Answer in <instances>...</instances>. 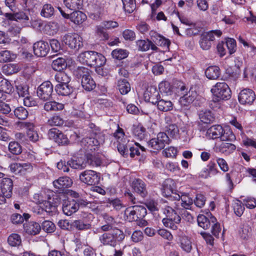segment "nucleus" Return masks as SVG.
Masks as SVG:
<instances>
[{
    "label": "nucleus",
    "instance_id": "nucleus-1",
    "mask_svg": "<svg viewBox=\"0 0 256 256\" xmlns=\"http://www.w3.org/2000/svg\"><path fill=\"white\" fill-rule=\"evenodd\" d=\"M174 206L172 208L170 206L165 205L162 208L163 213L166 218L162 220L164 225L172 230H176L178 228V224L181 222L180 216L176 212L174 208H177L178 204L174 202Z\"/></svg>",
    "mask_w": 256,
    "mask_h": 256
},
{
    "label": "nucleus",
    "instance_id": "nucleus-2",
    "mask_svg": "<svg viewBox=\"0 0 256 256\" xmlns=\"http://www.w3.org/2000/svg\"><path fill=\"white\" fill-rule=\"evenodd\" d=\"M124 232L118 228H114L112 232H105L99 236L102 245L114 248L118 242H122L124 239Z\"/></svg>",
    "mask_w": 256,
    "mask_h": 256
},
{
    "label": "nucleus",
    "instance_id": "nucleus-3",
    "mask_svg": "<svg viewBox=\"0 0 256 256\" xmlns=\"http://www.w3.org/2000/svg\"><path fill=\"white\" fill-rule=\"evenodd\" d=\"M90 130H88L89 136H87L82 140V144L89 146H98L104 143V136L100 129L94 124H90Z\"/></svg>",
    "mask_w": 256,
    "mask_h": 256
},
{
    "label": "nucleus",
    "instance_id": "nucleus-4",
    "mask_svg": "<svg viewBox=\"0 0 256 256\" xmlns=\"http://www.w3.org/2000/svg\"><path fill=\"white\" fill-rule=\"evenodd\" d=\"M92 72L90 69L83 66H79L75 70L76 77L81 80L82 88L87 91H90L96 87V83L91 76Z\"/></svg>",
    "mask_w": 256,
    "mask_h": 256
},
{
    "label": "nucleus",
    "instance_id": "nucleus-5",
    "mask_svg": "<svg viewBox=\"0 0 256 256\" xmlns=\"http://www.w3.org/2000/svg\"><path fill=\"white\" fill-rule=\"evenodd\" d=\"M146 214V209L141 206H134L128 208L124 214L126 220L130 222L138 221V219L144 218Z\"/></svg>",
    "mask_w": 256,
    "mask_h": 256
},
{
    "label": "nucleus",
    "instance_id": "nucleus-6",
    "mask_svg": "<svg viewBox=\"0 0 256 256\" xmlns=\"http://www.w3.org/2000/svg\"><path fill=\"white\" fill-rule=\"evenodd\" d=\"M212 95L216 96L215 100H228L231 98V90L226 82H217L210 90Z\"/></svg>",
    "mask_w": 256,
    "mask_h": 256
},
{
    "label": "nucleus",
    "instance_id": "nucleus-7",
    "mask_svg": "<svg viewBox=\"0 0 256 256\" xmlns=\"http://www.w3.org/2000/svg\"><path fill=\"white\" fill-rule=\"evenodd\" d=\"M170 140L167 134L164 132H160L157 134L156 138L151 139L148 143V146L153 150H160L164 148L166 144H168Z\"/></svg>",
    "mask_w": 256,
    "mask_h": 256
},
{
    "label": "nucleus",
    "instance_id": "nucleus-8",
    "mask_svg": "<svg viewBox=\"0 0 256 256\" xmlns=\"http://www.w3.org/2000/svg\"><path fill=\"white\" fill-rule=\"evenodd\" d=\"M222 34L220 30H212L208 32H204L200 36L199 41L200 48L204 50H208L210 48L212 45V42L215 40V36L219 38Z\"/></svg>",
    "mask_w": 256,
    "mask_h": 256
},
{
    "label": "nucleus",
    "instance_id": "nucleus-9",
    "mask_svg": "<svg viewBox=\"0 0 256 256\" xmlns=\"http://www.w3.org/2000/svg\"><path fill=\"white\" fill-rule=\"evenodd\" d=\"M166 195V194H164ZM170 197L171 201L178 202L181 200V206L183 208L182 210H192L194 200L188 194H183L180 192L178 193L171 194V195L166 194Z\"/></svg>",
    "mask_w": 256,
    "mask_h": 256
},
{
    "label": "nucleus",
    "instance_id": "nucleus-10",
    "mask_svg": "<svg viewBox=\"0 0 256 256\" xmlns=\"http://www.w3.org/2000/svg\"><path fill=\"white\" fill-rule=\"evenodd\" d=\"M62 41L70 48L76 50H78L83 46L82 38L76 33L66 34L63 36Z\"/></svg>",
    "mask_w": 256,
    "mask_h": 256
},
{
    "label": "nucleus",
    "instance_id": "nucleus-11",
    "mask_svg": "<svg viewBox=\"0 0 256 256\" xmlns=\"http://www.w3.org/2000/svg\"><path fill=\"white\" fill-rule=\"evenodd\" d=\"M53 92V86L50 81H45L40 84L37 88V96L41 100L46 101L50 100Z\"/></svg>",
    "mask_w": 256,
    "mask_h": 256
},
{
    "label": "nucleus",
    "instance_id": "nucleus-12",
    "mask_svg": "<svg viewBox=\"0 0 256 256\" xmlns=\"http://www.w3.org/2000/svg\"><path fill=\"white\" fill-rule=\"evenodd\" d=\"M80 180L88 185L98 184L100 180L98 174L95 171L86 170L80 174Z\"/></svg>",
    "mask_w": 256,
    "mask_h": 256
},
{
    "label": "nucleus",
    "instance_id": "nucleus-13",
    "mask_svg": "<svg viewBox=\"0 0 256 256\" xmlns=\"http://www.w3.org/2000/svg\"><path fill=\"white\" fill-rule=\"evenodd\" d=\"M48 136L50 139L54 140L59 145L66 144L68 142L66 136L56 128H50L48 132Z\"/></svg>",
    "mask_w": 256,
    "mask_h": 256
},
{
    "label": "nucleus",
    "instance_id": "nucleus-14",
    "mask_svg": "<svg viewBox=\"0 0 256 256\" xmlns=\"http://www.w3.org/2000/svg\"><path fill=\"white\" fill-rule=\"evenodd\" d=\"M238 98L242 104H251L256 99V94L252 90L244 88L239 93Z\"/></svg>",
    "mask_w": 256,
    "mask_h": 256
},
{
    "label": "nucleus",
    "instance_id": "nucleus-15",
    "mask_svg": "<svg viewBox=\"0 0 256 256\" xmlns=\"http://www.w3.org/2000/svg\"><path fill=\"white\" fill-rule=\"evenodd\" d=\"M159 91L154 86H148L144 93V98L145 101L156 104L158 98H160Z\"/></svg>",
    "mask_w": 256,
    "mask_h": 256
},
{
    "label": "nucleus",
    "instance_id": "nucleus-16",
    "mask_svg": "<svg viewBox=\"0 0 256 256\" xmlns=\"http://www.w3.org/2000/svg\"><path fill=\"white\" fill-rule=\"evenodd\" d=\"M33 50L34 54L38 56H45L50 50L49 44L43 40L37 42L34 44Z\"/></svg>",
    "mask_w": 256,
    "mask_h": 256
},
{
    "label": "nucleus",
    "instance_id": "nucleus-17",
    "mask_svg": "<svg viewBox=\"0 0 256 256\" xmlns=\"http://www.w3.org/2000/svg\"><path fill=\"white\" fill-rule=\"evenodd\" d=\"M131 186L134 191L142 197L144 198L147 196L146 184L142 180L135 178L132 180Z\"/></svg>",
    "mask_w": 256,
    "mask_h": 256
},
{
    "label": "nucleus",
    "instance_id": "nucleus-18",
    "mask_svg": "<svg viewBox=\"0 0 256 256\" xmlns=\"http://www.w3.org/2000/svg\"><path fill=\"white\" fill-rule=\"evenodd\" d=\"M78 210L76 200H65L62 203V211L64 213L68 216L72 215Z\"/></svg>",
    "mask_w": 256,
    "mask_h": 256
},
{
    "label": "nucleus",
    "instance_id": "nucleus-19",
    "mask_svg": "<svg viewBox=\"0 0 256 256\" xmlns=\"http://www.w3.org/2000/svg\"><path fill=\"white\" fill-rule=\"evenodd\" d=\"M0 188L2 194L6 198L11 197L13 188V182L10 178H2L1 182Z\"/></svg>",
    "mask_w": 256,
    "mask_h": 256
},
{
    "label": "nucleus",
    "instance_id": "nucleus-20",
    "mask_svg": "<svg viewBox=\"0 0 256 256\" xmlns=\"http://www.w3.org/2000/svg\"><path fill=\"white\" fill-rule=\"evenodd\" d=\"M94 158V157L92 155H90L87 156V162H80V160H70L68 161V164L69 166L74 169H84L86 166V164L88 163L90 164H94L92 160Z\"/></svg>",
    "mask_w": 256,
    "mask_h": 256
},
{
    "label": "nucleus",
    "instance_id": "nucleus-21",
    "mask_svg": "<svg viewBox=\"0 0 256 256\" xmlns=\"http://www.w3.org/2000/svg\"><path fill=\"white\" fill-rule=\"evenodd\" d=\"M72 184V179L68 176L60 177L53 182L54 188L62 190L70 187Z\"/></svg>",
    "mask_w": 256,
    "mask_h": 256
},
{
    "label": "nucleus",
    "instance_id": "nucleus-22",
    "mask_svg": "<svg viewBox=\"0 0 256 256\" xmlns=\"http://www.w3.org/2000/svg\"><path fill=\"white\" fill-rule=\"evenodd\" d=\"M56 200L54 202L50 201H45L43 203L42 210L49 214L56 212L57 206L60 204V200L58 196H56V198H53V200Z\"/></svg>",
    "mask_w": 256,
    "mask_h": 256
},
{
    "label": "nucleus",
    "instance_id": "nucleus-23",
    "mask_svg": "<svg viewBox=\"0 0 256 256\" xmlns=\"http://www.w3.org/2000/svg\"><path fill=\"white\" fill-rule=\"evenodd\" d=\"M222 132L223 128L220 125H213L207 130L206 135L210 139L220 138Z\"/></svg>",
    "mask_w": 256,
    "mask_h": 256
},
{
    "label": "nucleus",
    "instance_id": "nucleus-24",
    "mask_svg": "<svg viewBox=\"0 0 256 256\" xmlns=\"http://www.w3.org/2000/svg\"><path fill=\"white\" fill-rule=\"evenodd\" d=\"M96 52L94 51H86L81 53L78 57L79 61L92 67Z\"/></svg>",
    "mask_w": 256,
    "mask_h": 256
},
{
    "label": "nucleus",
    "instance_id": "nucleus-25",
    "mask_svg": "<svg viewBox=\"0 0 256 256\" xmlns=\"http://www.w3.org/2000/svg\"><path fill=\"white\" fill-rule=\"evenodd\" d=\"M216 221H217L216 218L212 216L208 218L203 214H200L197 218L198 225L204 230L209 228L212 223L215 222Z\"/></svg>",
    "mask_w": 256,
    "mask_h": 256
},
{
    "label": "nucleus",
    "instance_id": "nucleus-26",
    "mask_svg": "<svg viewBox=\"0 0 256 256\" xmlns=\"http://www.w3.org/2000/svg\"><path fill=\"white\" fill-rule=\"evenodd\" d=\"M136 46L139 50L146 52L150 48L152 50L156 51L158 48L152 41L146 40H139L136 42Z\"/></svg>",
    "mask_w": 256,
    "mask_h": 256
},
{
    "label": "nucleus",
    "instance_id": "nucleus-27",
    "mask_svg": "<svg viewBox=\"0 0 256 256\" xmlns=\"http://www.w3.org/2000/svg\"><path fill=\"white\" fill-rule=\"evenodd\" d=\"M150 34L156 44L167 48H168L170 42L168 39L164 38L153 31L150 32Z\"/></svg>",
    "mask_w": 256,
    "mask_h": 256
},
{
    "label": "nucleus",
    "instance_id": "nucleus-28",
    "mask_svg": "<svg viewBox=\"0 0 256 256\" xmlns=\"http://www.w3.org/2000/svg\"><path fill=\"white\" fill-rule=\"evenodd\" d=\"M196 96L197 94L196 91L192 90L190 89L186 94H184L180 98L179 102L182 106H188L194 101Z\"/></svg>",
    "mask_w": 256,
    "mask_h": 256
},
{
    "label": "nucleus",
    "instance_id": "nucleus-29",
    "mask_svg": "<svg viewBox=\"0 0 256 256\" xmlns=\"http://www.w3.org/2000/svg\"><path fill=\"white\" fill-rule=\"evenodd\" d=\"M157 100L156 104L158 108L162 112H168L172 110L173 104L172 102L160 96V98Z\"/></svg>",
    "mask_w": 256,
    "mask_h": 256
},
{
    "label": "nucleus",
    "instance_id": "nucleus-30",
    "mask_svg": "<svg viewBox=\"0 0 256 256\" xmlns=\"http://www.w3.org/2000/svg\"><path fill=\"white\" fill-rule=\"evenodd\" d=\"M24 226L25 232L32 235L38 234L41 230L40 224L36 222H30L28 224H24Z\"/></svg>",
    "mask_w": 256,
    "mask_h": 256
},
{
    "label": "nucleus",
    "instance_id": "nucleus-31",
    "mask_svg": "<svg viewBox=\"0 0 256 256\" xmlns=\"http://www.w3.org/2000/svg\"><path fill=\"white\" fill-rule=\"evenodd\" d=\"M60 29V26L58 22L50 21L47 22L44 26V32L49 36H54L57 34Z\"/></svg>",
    "mask_w": 256,
    "mask_h": 256
},
{
    "label": "nucleus",
    "instance_id": "nucleus-32",
    "mask_svg": "<svg viewBox=\"0 0 256 256\" xmlns=\"http://www.w3.org/2000/svg\"><path fill=\"white\" fill-rule=\"evenodd\" d=\"M236 148L234 144L222 142L220 145L216 146V151L228 154L235 150Z\"/></svg>",
    "mask_w": 256,
    "mask_h": 256
},
{
    "label": "nucleus",
    "instance_id": "nucleus-33",
    "mask_svg": "<svg viewBox=\"0 0 256 256\" xmlns=\"http://www.w3.org/2000/svg\"><path fill=\"white\" fill-rule=\"evenodd\" d=\"M220 74V68L216 66L208 67L206 71L205 74L210 80L218 79Z\"/></svg>",
    "mask_w": 256,
    "mask_h": 256
},
{
    "label": "nucleus",
    "instance_id": "nucleus-34",
    "mask_svg": "<svg viewBox=\"0 0 256 256\" xmlns=\"http://www.w3.org/2000/svg\"><path fill=\"white\" fill-rule=\"evenodd\" d=\"M116 88L122 94H126L130 90L129 82L124 78H120L118 80Z\"/></svg>",
    "mask_w": 256,
    "mask_h": 256
},
{
    "label": "nucleus",
    "instance_id": "nucleus-35",
    "mask_svg": "<svg viewBox=\"0 0 256 256\" xmlns=\"http://www.w3.org/2000/svg\"><path fill=\"white\" fill-rule=\"evenodd\" d=\"M86 19V15L80 10H74L70 14L71 21L77 24H82Z\"/></svg>",
    "mask_w": 256,
    "mask_h": 256
},
{
    "label": "nucleus",
    "instance_id": "nucleus-36",
    "mask_svg": "<svg viewBox=\"0 0 256 256\" xmlns=\"http://www.w3.org/2000/svg\"><path fill=\"white\" fill-rule=\"evenodd\" d=\"M199 118L204 124H210L214 120L213 114L210 110H202L199 112Z\"/></svg>",
    "mask_w": 256,
    "mask_h": 256
},
{
    "label": "nucleus",
    "instance_id": "nucleus-37",
    "mask_svg": "<svg viewBox=\"0 0 256 256\" xmlns=\"http://www.w3.org/2000/svg\"><path fill=\"white\" fill-rule=\"evenodd\" d=\"M130 146V144H129V140L124 139L123 141H118L117 148L118 152L122 156L127 157L128 154Z\"/></svg>",
    "mask_w": 256,
    "mask_h": 256
},
{
    "label": "nucleus",
    "instance_id": "nucleus-38",
    "mask_svg": "<svg viewBox=\"0 0 256 256\" xmlns=\"http://www.w3.org/2000/svg\"><path fill=\"white\" fill-rule=\"evenodd\" d=\"M66 7L72 10H80L83 6V0H64Z\"/></svg>",
    "mask_w": 256,
    "mask_h": 256
},
{
    "label": "nucleus",
    "instance_id": "nucleus-39",
    "mask_svg": "<svg viewBox=\"0 0 256 256\" xmlns=\"http://www.w3.org/2000/svg\"><path fill=\"white\" fill-rule=\"evenodd\" d=\"M55 90L58 94L64 96H68L72 92V88L68 84H58Z\"/></svg>",
    "mask_w": 256,
    "mask_h": 256
},
{
    "label": "nucleus",
    "instance_id": "nucleus-40",
    "mask_svg": "<svg viewBox=\"0 0 256 256\" xmlns=\"http://www.w3.org/2000/svg\"><path fill=\"white\" fill-rule=\"evenodd\" d=\"M44 108L47 112L60 110L64 109V105L55 101H50L44 104Z\"/></svg>",
    "mask_w": 256,
    "mask_h": 256
},
{
    "label": "nucleus",
    "instance_id": "nucleus-41",
    "mask_svg": "<svg viewBox=\"0 0 256 256\" xmlns=\"http://www.w3.org/2000/svg\"><path fill=\"white\" fill-rule=\"evenodd\" d=\"M54 14V8L52 5L48 4H44L40 11V16L46 18H51Z\"/></svg>",
    "mask_w": 256,
    "mask_h": 256
},
{
    "label": "nucleus",
    "instance_id": "nucleus-42",
    "mask_svg": "<svg viewBox=\"0 0 256 256\" xmlns=\"http://www.w3.org/2000/svg\"><path fill=\"white\" fill-rule=\"evenodd\" d=\"M173 184V181L172 180H166L163 186V190H162V194L164 196L168 198L169 200H170V197L168 196L165 195L164 194H169L171 195L172 192L173 194L178 193L177 190H174L171 184Z\"/></svg>",
    "mask_w": 256,
    "mask_h": 256
},
{
    "label": "nucleus",
    "instance_id": "nucleus-43",
    "mask_svg": "<svg viewBox=\"0 0 256 256\" xmlns=\"http://www.w3.org/2000/svg\"><path fill=\"white\" fill-rule=\"evenodd\" d=\"M16 58V54L8 50L0 52V63H5L12 61Z\"/></svg>",
    "mask_w": 256,
    "mask_h": 256
},
{
    "label": "nucleus",
    "instance_id": "nucleus-44",
    "mask_svg": "<svg viewBox=\"0 0 256 256\" xmlns=\"http://www.w3.org/2000/svg\"><path fill=\"white\" fill-rule=\"evenodd\" d=\"M180 246L182 249L187 253H189L192 250V244L190 239L186 236H182L180 240Z\"/></svg>",
    "mask_w": 256,
    "mask_h": 256
},
{
    "label": "nucleus",
    "instance_id": "nucleus-45",
    "mask_svg": "<svg viewBox=\"0 0 256 256\" xmlns=\"http://www.w3.org/2000/svg\"><path fill=\"white\" fill-rule=\"evenodd\" d=\"M19 70L20 68L16 64H6L2 67V72L6 75H11L16 73Z\"/></svg>",
    "mask_w": 256,
    "mask_h": 256
},
{
    "label": "nucleus",
    "instance_id": "nucleus-46",
    "mask_svg": "<svg viewBox=\"0 0 256 256\" xmlns=\"http://www.w3.org/2000/svg\"><path fill=\"white\" fill-rule=\"evenodd\" d=\"M0 90L6 94H10L13 91L14 88L8 80L0 77Z\"/></svg>",
    "mask_w": 256,
    "mask_h": 256
},
{
    "label": "nucleus",
    "instance_id": "nucleus-47",
    "mask_svg": "<svg viewBox=\"0 0 256 256\" xmlns=\"http://www.w3.org/2000/svg\"><path fill=\"white\" fill-rule=\"evenodd\" d=\"M52 67L56 71L60 72L66 67V60L64 58H58L53 60L52 64Z\"/></svg>",
    "mask_w": 256,
    "mask_h": 256
},
{
    "label": "nucleus",
    "instance_id": "nucleus-48",
    "mask_svg": "<svg viewBox=\"0 0 256 256\" xmlns=\"http://www.w3.org/2000/svg\"><path fill=\"white\" fill-rule=\"evenodd\" d=\"M14 114L19 120H26L28 116V110L23 106L16 108L14 110Z\"/></svg>",
    "mask_w": 256,
    "mask_h": 256
},
{
    "label": "nucleus",
    "instance_id": "nucleus-49",
    "mask_svg": "<svg viewBox=\"0 0 256 256\" xmlns=\"http://www.w3.org/2000/svg\"><path fill=\"white\" fill-rule=\"evenodd\" d=\"M112 55L113 58L121 60L126 58L128 56V52L126 50L121 48L116 49L112 51Z\"/></svg>",
    "mask_w": 256,
    "mask_h": 256
},
{
    "label": "nucleus",
    "instance_id": "nucleus-50",
    "mask_svg": "<svg viewBox=\"0 0 256 256\" xmlns=\"http://www.w3.org/2000/svg\"><path fill=\"white\" fill-rule=\"evenodd\" d=\"M220 140L222 142L230 141L232 142L236 139V136L230 129L223 128L222 134L220 138Z\"/></svg>",
    "mask_w": 256,
    "mask_h": 256
},
{
    "label": "nucleus",
    "instance_id": "nucleus-51",
    "mask_svg": "<svg viewBox=\"0 0 256 256\" xmlns=\"http://www.w3.org/2000/svg\"><path fill=\"white\" fill-rule=\"evenodd\" d=\"M72 227L80 230H85L91 228V224L88 223H84L82 220H76L72 222Z\"/></svg>",
    "mask_w": 256,
    "mask_h": 256
},
{
    "label": "nucleus",
    "instance_id": "nucleus-52",
    "mask_svg": "<svg viewBox=\"0 0 256 256\" xmlns=\"http://www.w3.org/2000/svg\"><path fill=\"white\" fill-rule=\"evenodd\" d=\"M124 10L129 14L134 12L136 7L135 0H122Z\"/></svg>",
    "mask_w": 256,
    "mask_h": 256
},
{
    "label": "nucleus",
    "instance_id": "nucleus-53",
    "mask_svg": "<svg viewBox=\"0 0 256 256\" xmlns=\"http://www.w3.org/2000/svg\"><path fill=\"white\" fill-rule=\"evenodd\" d=\"M8 242L12 246H18L22 242L20 236L18 234H12L8 237Z\"/></svg>",
    "mask_w": 256,
    "mask_h": 256
},
{
    "label": "nucleus",
    "instance_id": "nucleus-54",
    "mask_svg": "<svg viewBox=\"0 0 256 256\" xmlns=\"http://www.w3.org/2000/svg\"><path fill=\"white\" fill-rule=\"evenodd\" d=\"M92 67L103 66L106 62V58L101 54L96 52Z\"/></svg>",
    "mask_w": 256,
    "mask_h": 256
},
{
    "label": "nucleus",
    "instance_id": "nucleus-55",
    "mask_svg": "<svg viewBox=\"0 0 256 256\" xmlns=\"http://www.w3.org/2000/svg\"><path fill=\"white\" fill-rule=\"evenodd\" d=\"M9 151L14 154H19L22 152L21 146L16 142H11L8 144Z\"/></svg>",
    "mask_w": 256,
    "mask_h": 256
},
{
    "label": "nucleus",
    "instance_id": "nucleus-56",
    "mask_svg": "<svg viewBox=\"0 0 256 256\" xmlns=\"http://www.w3.org/2000/svg\"><path fill=\"white\" fill-rule=\"evenodd\" d=\"M158 88L160 92L165 93L167 95L171 94L172 87L168 82H161L158 85Z\"/></svg>",
    "mask_w": 256,
    "mask_h": 256
},
{
    "label": "nucleus",
    "instance_id": "nucleus-57",
    "mask_svg": "<svg viewBox=\"0 0 256 256\" xmlns=\"http://www.w3.org/2000/svg\"><path fill=\"white\" fill-rule=\"evenodd\" d=\"M56 80L59 84H68L70 82V78L63 72H59L55 76Z\"/></svg>",
    "mask_w": 256,
    "mask_h": 256
},
{
    "label": "nucleus",
    "instance_id": "nucleus-58",
    "mask_svg": "<svg viewBox=\"0 0 256 256\" xmlns=\"http://www.w3.org/2000/svg\"><path fill=\"white\" fill-rule=\"evenodd\" d=\"M233 210L234 214L238 216H240L244 210L242 202L240 200H236L232 204Z\"/></svg>",
    "mask_w": 256,
    "mask_h": 256
},
{
    "label": "nucleus",
    "instance_id": "nucleus-59",
    "mask_svg": "<svg viewBox=\"0 0 256 256\" xmlns=\"http://www.w3.org/2000/svg\"><path fill=\"white\" fill-rule=\"evenodd\" d=\"M64 122L63 119L58 116H54L48 120V124L51 126H60Z\"/></svg>",
    "mask_w": 256,
    "mask_h": 256
},
{
    "label": "nucleus",
    "instance_id": "nucleus-60",
    "mask_svg": "<svg viewBox=\"0 0 256 256\" xmlns=\"http://www.w3.org/2000/svg\"><path fill=\"white\" fill-rule=\"evenodd\" d=\"M168 134L172 138H176L179 134V129L175 124H170L166 127Z\"/></svg>",
    "mask_w": 256,
    "mask_h": 256
},
{
    "label": "nucleus",
    "instance_id": "nucleus-61",
    "mask_svg": "<svg viewBox=\"0 0 256 256\" xmlns=\"http://www.w3.org/2000/svg\"><path fill=\"white\" fill-rule=\"evenodd\" d=\"M226 44L230 54L236 52V41L232 38H228L226 40Z\"/></svg>",
    "mask_w": 256,
    "mask_h": 256
},
{
    "label": "nucleus",
    "instance_id": "nucleus-62",
    "mask_svg": "<svg viewBox=\"0 0 256 256\" xmlns=\"http://www.w3.org/2000/svg\"><path fill=\"white\" fill-rule=\"evenodd\" d=\"M42 226L43 230L48 233L52 232L56 229L54 224L50 220L44 221Z\"/></svg>",
    "mask_w": 256,
    "mask_h": 256
},
{
    "label": "nucleus",
    "instance_id": "nucleus-63",
    "mask_svg": "<svg viewBox=\"0 0 256 256\" xmlns=\"http://www.w3.org/2000/svg\"><path fill=\"white\" fill-rule=\"evenodd\" d=\"M206 201V197L202 194H197L194 203L198 208H201L204 206Z\"/></svg>",
    "mask_w": 256,
    "mask_h": 256
},
{
    "label": "nucleus",
    "instance_id": "nucleus-64",
    "mask_svg": "<svg viewBox=\"0 0 256 256\" xmlns=\"http://www.w3.org/2000/svg\"><path fill=\"white\" fill-rule=\"evenodd\" d=\"M144 238L143 232L138 230L133 232L131 236V240L134 242H138L142 241Z\"/></svg>",
    "mask_w": 256,
    "mask_h": 256
}]
</instances>
